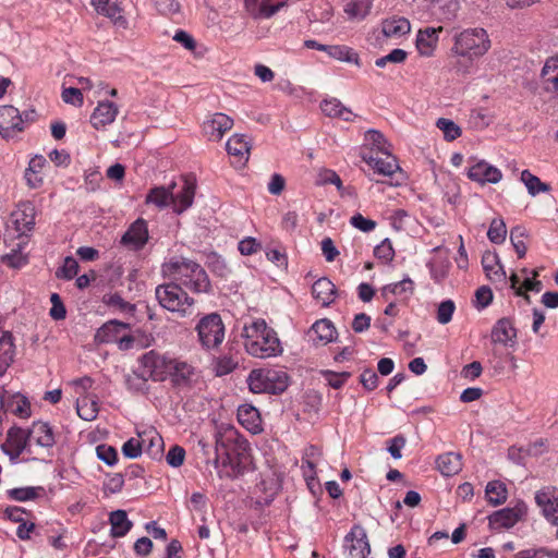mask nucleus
<instances>
[{
	"mask_svg": "<svg viewBox=\"0 0 558 558\" xmlns=\"http://www.w3.org/2000/svg\"><path fill=\"white\" fill-rule=\"evenodd\" d=\"M482 266L492 282H506V271L496 252H485L482 257Z\"/></svg>",
	"mask_w": 558,
	"mask_h": 558,
	"instance_id": "20",
	"label": "nucleus"
},
{
	"mask_svg": "<svg viewBox=\"0 0 558 558\" xmlns=\"http://www.w3.org/2000/svg\"><path fill=\"white\" fill-rule=\"evenodd\" d=\"M143 442L138 438H130L123 444L122 453L129 459L138 458L143 452Z\"/></svg>",
	"mask_w": 558,
	"mask_h": 558,
	"instance_id": "50",
	"label": "nucleus"
},
{
	"mask_svg": "<svg viewBox=\"0 0 558 558\" xmlns=\"http://www.w3.org/2000/svg\"><path fill=\"white\" fill-rule=\"evenodd\" d=\"M521 181L524 183L529 194L532 196H535L541 192L550 191L549 184L542 182L538 177L532 174L529 170H523L521 172Z\"/></svg>",
	"mask_w": 558,
	"mask_h": 558,
	"instance_id": "40",
	"label": "nucleus"
},
{
	"mask_svg": "<svg viewBox=\"0 0 558 558\" xmlns=\"http://www.w3.org/2000/svg\"><path fill=\"white\" fill-rule=\"evenodd\" d=\"M462 457L457 452H447L440 454L437 460V469L444 476H452L459 473L462 469Z\"/></svg>",
	"mask_w": 558,
	"mask_h": 558,
	"instance_id": "28",
	"label": "nucleus"
},
{
	"mask_svg": "<svg viewBox=\"0 0 558 558\" xmlns=\"http://www.w3.org/2000/svg\"><path fill=\"white\" fill-rule=\"evenodd\" d=\"M195 375V367L186 361L172 359L170 362L169 377L177 386L189 385Z\"/></svg>",
	"mask_w": 558,
	"mask_h": 558,
	"instance_id": "19",
	"label": "nucleus"
},
{
	"mask_svg": "<svg viewBox=\"0 0 558 558\" xmlns=\"http://www.w3.org/2000/svg\"><path fill=\"white\" fill-rule=\"evenodd\" d=\"M490 48V40L484 28H469L454 36L451 48L452 68L457 73H469L474 59L484 56Z\"/></svg>",
	"mask_w": 558,
	"mask_h": 558,
	"instance_id": "1",
	"label": "nucleus"
},
{
	"mask_svg": "<svg viewBox=\"0 0 558 558\" xmlns=\"http://www.w3.org/2000/svg\"><path fill=\"white\" fill-rule=\"evenodd\" d=\"M507 234V228L504 219L495 218L490 222L489 229L487 231V236L490 242L495 244H500L505 241Z\"/></svg>",
	"mask_w": 558,
	"mask_h": 558,
	"instance_id": "42",
	"label": "nucleus"
},
{
	"mask_svg": "<svg viewBox=\"0 0 558 558\" xmlns=\"http://www.w3.org/2000/svg\"><path fill=\"white\" fill-rule=\"evenodd\" d=\"M336 333L333 324L329 319L323 318L312 325L307 331V337L314 344L325 345L335 340Z\"/></svg>",
	"mask_w": 558,
	"mask_h": 558,
	"instance_id": "16",
	"label": "nucleus"
},
{
	"mask_svg": "<svg viewBox=\"0 0 558 558\" xmlns=\"http://www.w3.org/2000/svg\"><path fill=\"white\" fill-rule=\"evenodd\" d=\"M456 305L453 301L446 300L441 302L437 310V320L439 324L446 325L452 319Z\"/></svg>",
	"mask_w": 558,
	"mask_h": 558,
	"instance_id": "51",
	"label": "nucleus"
},
{
	"mask_svg": "<svg viewBox=\"0 0 558 558\" xmlns=\"http://www.w3.org/2000/svg\"><path fill=\"white\" fill-rule=\"evenodd\" d=\"M410 31L411 24L404 17H395L383 22V34L386 37H400Z\"/></svg>",
	"mask_w": 558,
	"mask_h": 558,
	"instance_id": "36",
	"label": "nucleus"
},
{
	"mask_svg": "<svg viewBox=\"0 0 558 558\" xmlns=\"http://www.w3.org/2000/svg\"><path fill=\"white\" fill-rule=\"evenodd\" d=\"M23 117L13 106L0 107V134L3 138L12 137L16 132L23 131Z\"/></svg>",
	"mask_w": 558,
	"mask_h": 558,
	"instance_id": "10",
	"label": "nucleus"
},
{
	"mask_svg": "<svg viewBox=\"0 0 558 558\" xmlns=\"http://www.w3.org/2000/svg\"><path fill=\"white\" fill-rule=\"evenodd\" d=\"M322 252L325 256L326 260L331 263L336 259V257L340 254L339 250L336 247L331 238H325L322 241Z\"/></svg>",
	"mask_w": 558,
	"mask_h": 558,
	"instance_id": "63",
	"label": "nucleus"
},
{
	"mask_svg": "<svg viewBox=\"0 0 558 558\" xmlns=\"http://www.w3.org/2000/svg\"><path fill=\"white\" fill-rule=\"evenodd\" d=\"M232 118L225 113L217 112L204 122L203 131L209 141L218 142L223 137L226 132L232 129Z\"/></svg>",
	"mask_w": 558,
	"mask_h": 558,
	"instance_id": "11",
	"label": "nucleus"
},
{
	"mask_svg": "<svg viewBox=\"0 0 558 558\" xmlns=\"http://www.w3.org/2000/svg\"><path fill=\"white\" fill-rule=\"evenodd\" d=\"M312 294L323 306H328L335 300L336 286L326 277L319 278L312 286Z\"/></svg>",
	"mask_w": 558,
	"mask_h": 558,
	"instance_id": "27",
	"label": "nucleus"
},
{
	"mask_svg": "<svg viewBox=\"0 0 558 558\" xmlns=\"http://www.w3.org/2000/svg\"><path fill=\"white\" fill-rule=\"evenodd\" d=\"M246 351L259 359L276 356L282 352L280 341L274 329L269 328L265 320L254 322L244 328Z\"/></svg>",
	"mask_w": 558,
	"mask_h": 558,
	"instance_id": "3",
	"label": "nucleus"
},
{
	"mask_svg": "<svg viewBox=\"0 0 558 558\" xmlns=\"http://www.w3.org/2000/svg\"><path fill=\"white\" fill-rule=\"evenodd\" d=\"M226 149L230 156L236 158L240 166H244L250 158L251 143L245 135L234 134L228 140Z\"/></svg>",
	"mask_w": 558,
	"mask_h": 558,
	"instance_id": "18",
	"label": "nucleus"
},
{
	"mask_svg": "<svg viewBox=\"0 0 558 558\" xmlns=\"http://www.w3.org/2000/svg\"><path fill=\"white\" fill-rule=\"evenodd\" d=\"M185 458V450L178 445H174L170 448L166 456V460L169 465L173 468H179L183 464Z\"/></svg>",
	"mask_w": 558,
	"mask_h": 558,
	"instance_id": "56",
	"label": "nucleus"
},
{
	"mask_svg": "<svg viewBox=\"0 0 558 558\" xmlns=\"http://www.w3.org/2000/svg\"><path fill=\"white\" fill-rule=\"evenodd\" d=\"M43 487H20L8 490V496L16 501L33 500L38 496Z\"/></svg>",
	"mask_w": 558,
	"mask_h": 558,
	"instance_id": "46",
	"label": "nucleus"
},
{
	"mask_svg": "<svg viewBox=\"0 0 558 558\" xmlns=\"http://www.w3.org/2000/svg\"><path fill=\"white\" fill-rule=\"evenodd\" d=\"M174 187L175 183L173 182L168 187L157 186L151 189L146 196V204H154L160 208L172 205Z\"/></svg>",
	"mask_w": 558,
	"mask_h": 558,
	"instance_id": "32",
	"label": "nucleus"
},
{
	"mask_svg": "<svg viewBox=\"0 0 558 558\" xmlns=\"http://www.w3.org/2000/svg\"><path fill=\"white\" fill-rule=\"evenodd\" d=\"M493 301V292L489 287L482 286L475 292V306L480 310L488 306Z\"/></svg>",
	"mask_w": 558,
	"mask_h": 558,
	"instance_id": "58",
	"label": "nucleus"
},
{
	"mask_svg": "<svg viewBox=\"0 0 558 558\" xmlns=\"http://www.w3.org/2000/svg\"><path fill=\"white\" fill-rule=\"evenodd\" d=\"M29 435L31 439L41 447L50 448L56 442L52 428L45 422H35L29 429Z\"/></svg>",
	"mask_w": 558,
	"mask_h": 558,
	"instance_id": "30",
	"label": "nucleus"
},
{
	"mask_svg": "<svg viewBox=\"0 0 558 558\" xmlns=\"http://www.w3.org/2000/svg\"><path fill=\"white\" fill-rule=\"evenodd\" d=\"M29 440V430H25L21 427H11L8 430L5 444L12 449H25Z\"/></svg>",
	"mask_w": 558,
	"mask_h": 558,
	"instance_id": "39",
	"label": "nucleus"
},
{
	"mask_svg": "<svg viewBox=\"0 0 558 558\" xmlns=\"http://www.w3.org/2000/svg\"><path fill=\"white\" fill-rule=\"evenodd\" d=\"M62 99L66 104H72L76 106L83 105V94L80 88L68 87L62 92Z\"/></svg>",
	"mask_w": 558,
	"mask_h": 558,
	"instance_id": "62",
	"label": "nucleus"
},
{
	"mask_svg": "<svg viewBox=\"0 0 558 558\" xmlns=\"http://www.w3.org/2000/svg\"><path fill=\"white\" fill-rule=\"evenodd\" d=\"M386 157H375L373 155H363V160L368 163L377 173L383 175H392L397 170H399V165L397 159L391 155V153L384 154Z\"/></svg>",
	"mask_w": 558,
	"mask_h": 558,
	"instance_id": "26",
	"label": "nucleus"
},
{
	"mask_svg": "<svg viewBox=\"0 0 558 558\" xmlns=\"http://www.w3.org/2000/svg\"><path fill=\"white\" fill-rule=\"evenodd\" d=\"M238 366V362H235L230 356L219 357L215 365V372L217 376H223L231 373Z\"/></svg>",
	"mask_w": 558,
	"mask_h": 558,
	"instance_id": "59",
	"label": "nucleus"
},
{
	"mask_svg": "<svg viewBox=\"0 0 558 558\" xmlns=\"http://www.w3.org/2000/svg\"><path fill=\"white\" fill-rule=\"evenodd\" d=\"M195 330L201 345L208 350L218 348L225 339V325L217 313H210L202 317Z\"/></svg>",
	"mask_w": 558,
	"mask_h": 558,
	"instance_id": "6",
	"label": "nucleus"
},
{
	"mask_svg": "<svg viewBox=\"0 0 558 558\" xmlns=\"http://www.w3.org/2000/svg\"><path fill=\"white\" fill-rule=\"evenodd\" d=\"M109 522L112 537H123L133 526V523L128 519L126 511L120 509L110 513Z\"/></svg>",
	"mask_w": 558,
	"mask_h": 558,
	"instance_id": "34",
	"label": "nucleus"
},
{
	"mask_svg": "<svg viewBox=\"0 0 558 558\" xmlns=\"http://www.w3.org/2000/svg\"><path fill=\"white\" fill-rule=\"evenodd\" d=\"M526 506L524 502H519L513 508H504L495 511L488 517L489 526L494 530L512 527L526 514Z\"/></svg>",
	"mask_w": 558,
	"mask_h": 558,
	"instance_id": "8",
	"label": "nucleus"
},
{
	"mask_svg": "<svg viewBox=\"0 0 558 558\" xmlns=\"http://www.w3.org/2000/svg\"><path fill=\"white\" fill-rule=\"evenodd\" d=\"M320 109L326 116L341 118L344 121H350L353 117L352 111L344 107L337 98L325 99L320 104Z\"/></svg>",
	"mask_w": 558,
	"mask_h": 558,
	"instance_id": "35",
	"label": "nucleus"
},
{
	"mask_svg": "<svg viewBox=\"0 0 558 558\" xmlns=\"http://www.w3.org/2000/svg\"><path fill=\"white\" fill-rule=\"evenodd\" d=\"M14 344L12 335L4 332L0 337V376H2L14 359Z\"/></svg>",
	"mask_w": 558,
	"mask_h": 558,
	"instance_id": "33",
	"label": "nucleus"
},
{
	"mask_svg": "<svg viewBox=\"0 0 558 558\" xmlns=\"http://www.w3.org/2000/svg\"><path fill=\"white\" fill-rule=\"evenodd\" d=\"M259 416L257 409L250 405L240 407L238 410L239 421L244 424H254Z\"/></svg>",
	"mask_w": 558,
	"mask_h": 558,
	"instance_id": "61",
	"label": "nucleus"
},
{
	"mask_svg": "<svg viewBox=\"0 0 558 558\" xmlns=\"http://www.w3.org/2000/svg\"><path fill=\"white\" fill-rule=\"evenodd\" d=\"M99 411L96 396L84 395L76 401L77 415L84 421H93L97 417Z\"/></svg>",
	"mask_w": 558,
	"mask_h": 558,
	"instance_id": "31",
	"label": "nucleus"
},
{
	"mask_svg": "<svg viewBox=\"0 0 558 558\" xmlns=\"http://www.w3.org/2000/svg\"><path fill=\"white\" fill-rule=\"evenodd\" d=\"M345 548L350 558H366L371 553L367 535L362 527H353L345 536Z\"/></svg>",
	"mask_w": 558,
	"mask_h": 558,
	"instance_id": "13",
	"label": "nucleus"
},
{
	"mask_svg": "<svg viewBox=\"0 0 558 558\" xmlns=\"http://www.w3.org/2000/svg\"><path fill=\"white\" fill-rule=\"evenodd\" d=\"M442 27H426L421 29L416 37V48L421 56L430 57L438 44V33Z\"/></svg>",
	"mask_w": 558,
	"mask_h": 558,
	"instance_id": "22",
	"label": "nucleus"
},
{
	"mask_svg": "<svg viewBox=\"0 0 558 558\" xmlns=\"http://www.w3.org/2000/svg\"><path fill=\"white\" fill-rule=\"evenodd\" d=\"M543 85L546 92L558 96V58H549L542 70Z\"/></svg>",
	"mask_w": 558,
	"mask_h": 558,
	"instance_id": "29",
	"label": "nucleus"
},
{
	"mask_svg": "<svg viewBox=\"0 0 558 558\" xmlns=\"http://www.w3.org/2000/svg\"><path fill=\"white\" fill-rule=\"evenodd\" d=\"M369 11V3L365 0L350 1L344 7V12L351 19H364Z\"/></svg>",
	"mask_w": 558,
	"mask_h": 558,
	"instance_id": "44",
	"label": "nucleus"
},
{
	"mask_svg": "<svg viewBox=\"0 0 558 558\" xmlns=\"http://www.w3.org/2000/svg\"><path fill=\"white\" fill-rule=\"evenodd\" d=\"M147 454L155 460H158L163 454V440L160 435L155 434L149 439V445L146 448Z\"/></svg>",
	"mask_w": 558,
	"mask_h": 558,
	"instance_id": "54",
	"label": "nucleus"
},
{
	"mask_svg": "<svg viewBox=\"0 0 558 558\" xmlns=\"http://www.w3.org/2000/svg\"><path fill=\"white\" fill-rule=\"evenodd\" d=\"M535 502L543 515L553 524L558 525V489L544 487L536 492Z\"/></svg>",
	"mask_w": 558,
	"mask_h": 558,
	"instance_id": "9",
	"label": "nucleus"
},
{
	"mask_svg": "<svg viewBox=\"0 0 558 558\" xmlns=\"http://www.w3.org/2000/svg\"><path fill=\"white\" fill-rule=\"evenodd\" d=\"M130 324L117 319L109 320L104 324L95 333V341L99 343L116 342L119 335L128 330Z\"/></svg>",
	"mask_w": 558,
	"mask_h": 558,
	"instance_id": "24",
	"label": "nucleus"
},
{
	"mask_svg": "<svg viewBox=\"0 0 558 558\" xmlns=\"http://www.w3.org/2000/svg\"><path fill=\"white\" fill-rule=\"evenodd\" d=\"M119 109L118 106L112 101H99L90 117V123L95 129L105 128L111 124L117 116Z\"/></svg>",
	"mask_w": 558,
	"mask_h": 558,
	"instance_id": "17",
	"label": "nucleus"
},
{
	"mask_svg": "<svg viewBox=\"0 0 558 558\" xmlns=\"http://www.w3.org/2000/svg\"><path fill=\"white\" fill-rule=\"evenodd\" d=\"M439 130L442 131L444 136L447 141H454L461 135V129L452 120L446 118H439L436 122Z\"/></svg>",
	"mask_w": 558,
	"mask_h": 558,
	"instance_id": "45",
	"label": "nucleus"
},
{
	"mask_svg": "<svg viewBox=\"0 0 558 558\" xmlns=\"http://www.w3.org/2000/svg\"><path fill=\"white\" fill-rule=\"evenodd\" d=\"M148 241L147 222L143 218L136 219L121 238V243L134 250H141Z\"/></svg>",
	"mask_w": 558,
	"mask_h": 558,
	"instance_id": "14",
	"label": "nucleus"
},
{
	"mask_svg": "<svg viewBox=\"0 0 558 558\" xmlns=\"http://www.w3.org/2000/svg\"><path fill=\"white\" fill-rule=\"evenodd\" d=\"M250 390L254 393H282L289 386L286 372L277 369H253L247 378Z\"/></svg>",
	"mask_w": 558,
	"mask_h": 558,
	"instance_id": "5",
	"label": "nucleus"
},
{
	"mask_svg": "<svg viewBox=\"0 0 558 558\" xmlns=\"http://www.w3.org/2000/svg\"><path fill=\"white\" fill-rule=\"evenodd\" d=\"M365 141L371 145L372 150L376 149L377 153H380V154L390 153V150H389L390 145L388 144L385 136L377 130H373V129L368 130L365 133Z\"/></svg>",
	"mask_w": 558,
	"mask_h": 558,
	"instance_id": "41",
	"label": "nucleus"
},
{
	"mask_svg": "<svg viewBox=\"0 0 558 558\" xmlns=\"http://www.w3.org/2000/svg\"><path fill=\"white\" fill-rule=\"evenodd\" d=\"M350 223L363 231V232H369V231H373L375 228H376V221L372 220V219H368V218H365L363 215L361 214H355L354 216L351 217L350 219Z\"/></svg>",
	"mask_w": 558,
	"mask_h": 558,
	"instance_id": "60",
	"label": "nucleus"
},
{
	"mask_svg": "<svg viewBox=\"0 0 558 558\" xmlns=\"http://www.w3.org/2000/svg\"><path fill=\"white\" fill-rule=\"evenodd\" d=\"M155 295L162 308L175 313L182 318L194 313L195 300L174 280L157 286Z\"/></svg>",
	"mask_w": 558,
	"mask_h": 558,
	"instance_id": "4",
	"label": "nucleus"
},
{
	"mask_svg": "<svg viewBox=\"0 0 558 558\" xmlns=\"http://www.w3.org/2000/svg\"><path fill=\"white\" fill-rule=\"evenodd\" d=\"M96 452L98 459L108 465H113L118 460V452L112 446L99 445L96 448Z\"/></svg>",
	"mask_w": 558,
	"mask_h": 558,
	"instance_id": "53",
	"label": "nucleus"
},
{
	"mask_svg": "<svg viewBox=\"0 0 558 558\" xmlns=\"http://www.w3.org/2000/svg\"><path fill=\"white\" fill-rule=\"evenodd\" d=\"M104 302L108 306L119 310L121 313H125L131 316L134 315L135 305L124 301L118 293L106 294L104 296Z\"/></svg>",
	"mask_w": 558,
	"mask_h": 558,
	"instance_id": "43",
	"label": "nucleus"
},
{
	"mask_svg": "<svg viewBox=\"0 0 558 558\" xmlns=\"http://www.w3.org/2000/svg\"><path fill=\"white\" fill-rule=\"evenodd\" d=\"M11 222L14 225L19 235L32 231L35 226V208L31 203L22 204L11 214Z\"/></svg>",
	"mask_w": 558,
	"mask_h": 558,
	"instance_id": "15",
	"label": "nucleus"
},
{
	"mask_svg": "<svg viewBox=\"0 0 558 558\" xmlns=\"http://www.w3.org/2000/svg\"><path fill=\"white\" fill-rule=\"evenodd\" d=\"M92 3L98 13L108 16L114 23L125 22L117 0H92Z\"/></svg>",
	"mask_w": 558,
	"mask_h": 558,
	"instance_id": "37",
	"label": "nucleus"
},
{
	"mask_svg": "<svg viewBox=\"0 0 558 558\" xmlns=\"http://www.w3.org/2000/svg\"><path fill=\"white\" fill-rule=\"evenodd\" d=\"M487 500L493 506H499L507 500V488L500 481H490L485 488Z\"/></svg>",
	"mask_w": 558,
	"mask_h": 558,
	"instance_id": "38",
	"label": "nucleus"
},
{
	"mask_svg": "<svg viewBox=\"0 0 558 558\" xmlns=\"http://www.w3.org/2000/svg\"><path fill=\"white\" fill-rule=\"evenodd\" d=\"M246 11L254 19H269L283 5V2L270 3L269 0H244Z\"/></svg>",
	"mask_w": 558,
	"mask_h": 558,
	"instance_id": "21",
	"label": "nucleus"
},
{
	"mask_svg": "<svg viewBox=\"0 0 558 558\" xmlns=\"http://www.w3.org/2000/svg\"><path fill=\"white\" fill-rule=\"evenodd\" d=\"M515 338L517 330L509 318H500L493 327L492 341L494 343L508 345L510 343H514Z\"/></svg>",
	"mask_w": 558,
	"mask_h": 558,
	"instance_id": "23",
	"label": "nucleus"
},
{
	"mask_svg": "<svg viewBox=\"0 0 558 558\" xmlns=\"http://www.w3.org/2000/svg\"><path fill=\"white\" fill-rule=\"evenodd\" d=\"M329 56L340 61L354 62L355 64H359L357 53L345 46H335Z\"/></svg>",
	"mask_w": 558,
	"mask_h": 558,
	"instance_id": "49",
	"label": "nucleus"
},
{
	"mask_svg": "<svg viewBox=\"0 0 558 558\" xmlns=\"http://www.w3.org/2000/svg\"><path fill=\"white\" fill-rule=\"evenodd\" d=\"M50 302L52 305L50 308V316L56 320L64 319L66 316V310L60 295L58 293H52L50 295Z\"/></svg>",
	"mask_w": 558,
	"mask_h": 558,
	"instance_id": "55",
	"label": "nucleus"
},
{
	"mask_svg": "<svg viewBox=\"0 0 558 558\" xmlns=\"http://www.w3.org/2000/svg\"><path fill=\"white\" fill-rule=\"evenodd\" d=\"M171 360V357H167L151 350L141 357V366L136 376L142 378L143 381L147 379L163 381L169 377Z\"/></svg>",
	"mask_w": 558,
	"mask_h": 558,
	"instance_id": "7",
	"label": "nucleus"
},
{
	"mask_svg": "<svg viewBox=\"0 0 558 558\" xmlns=\"http://www.w3.org/2000/svg\"><path fill=\"white\" fill-rule=\"evenodd\" d=\"M374 255L378 259H383L385 262H391L395 256V250L392 247L391 241L389 239H385L374 248Z\"/></svg>",
	"mask_w": 558,
	"mask_h": 558,
	"instance_id": "52",
	"label": "nucleus"
},
{
	"mask_svg": "<svg viewBox=\"0 0 558 558\" xmlns=\"http://www.w3.org/2000/svg\"><path fill=\"white\" fill-rule=\"evenodd\" d=\"M468 178L482 185L486 183L496 184L501 178V171L485 160H478L468 170Z\"/></svg>",
	"mask_w": 558,
	"mask_h": 558,
	"instance_id": "12",
	"label": "nucleus"
},
{
	"mask_svg": "<svg viewBox=\"0 0 558 558\" xmlns=\"http://www.w3.org/2000/svg\"><path fill=\"white\" fill-rule=\"evenodd\" d=\"M360 381L365 389L372 391L378 385V376L373 369L366 368L362 372Z\"/></svg>",
	"mask_w": 558,
	"mask_h": 558,
	"instance_id": "64",
	"label": "nucleus"
},
{
	"mask_svg": "<svg viewBox=\"0 0 558 558\" xmlns=\"http://www.w3.org/2000/svg\"><path fill=\"white\" fill-rule=\"evenodd\" d=\"M77 271H78V264H77L76 259H74L71 256H68L64 258L63 266L57 270L56 276L58 278L71 280L77 275Z\"/></svg>",
	"mask_w": 558,
	"mask_h": 558,
	"instance_id": "48",
	"label": "nucleus"
},
{
	"mask_svg": "<svg viewBox=\"0 0 558 558\" xmlns=\"http://www.w3.org/2000/svg\"><path fill=\"white\" fill-rule=\"evenodd\" d=\"M525 236V230L522 227H514L510 232V241L519 256L522 258L526 254V245L524 243L523 238Z\"/></svg>",
	"mask_w": 558,
	"mask_h": 558,
	"instance_id": "47",
	"label": "nucleus"
},
{
	"mask_svg": "<svg viewBox=\"0 0 558 558\" xmlns=\"http://www.w3.org/2000/svg\"><path fill=\"white\" fill-rule=\"evenodd\" d=\"M163 277L177 281L193 293H207L211 284L206 270L196 262L185 257H173L161 265Z\"/></svg>",
	"mask_w": 558,
	"mask_h": 558,
	"instance_id": "2",
	"label": "nucleus"
},
{
	"mask_svg": "<svg viewBox=\"0 0 558 558\" xmlns=\"http://www.w3.org/2000/svg\"><path fill=\"white\" fill-rule=\"evenodd\" d=\"M323 375L327 379L329 386H331L333 389L341 388L345 380L351 376L349 372L335 373L331 371H324Z\"/></svg>",
	"mask_w": 558,
	"mask_h": 558,
	"instance_id": "57",
	"label": "nucleus"
},
{
	"mask_svg": "<svg viewBox=\"0 0 558 558\" xmlns=\"http://www.w3.org/2000/svg\"><path fill=\"white\" fill-rule=\"evenodd\" d=\"M196 184L194 180L184 179L182 190L173 193L172 208L173 211L181 214L192 206L195 195Z\"/></svg>",
	"mask_w": 558,
	"mask_h": 558,
	"instance_id": "25",
	"label": "nucleus"
}]
</instances>
